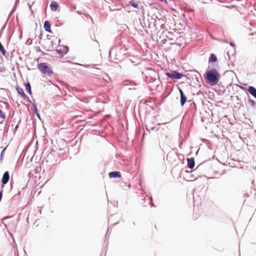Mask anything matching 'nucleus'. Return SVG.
<instances>
[{"label": "nucleus", "instance_id": "obj_1", "mask_svg": "<svg viewBox=\"0 0 256 256\" xmlns=\"http://www.w3.org/2000/svg\"><path fill=\"white\" fill-rule=\"evenodd\" d=\"M205 78L213 84H216L218 81L219 74L216 69H212L210 71H207L204 74Z\"/></svg>", "mask_w": 256, "mask_h": 256}, {"label": "nucleus", "instance_id": "obj_2", "mask_svg": "<svg viewBox=\"0 0 256 256\" xmlns=\"http://www.w3.org/2000/svg\"><path fill=\"white\" fill-rule=\"evenodd\" d=\"M38 68L42 74L44 75H50L52 73V70L51 68L46 62L38 64Z\"/></svg>", "mask_w": 256, "mask_h": 256}, {"label": "nucleus", "instance_id": "obj_3", "mask_svg": "<svg viewBox=\"0 0 256 256\" xmlns=\"http://www.w3.org/2000/svg\"><path fill=\"white\" fill-rule=\"evenodd\" d=\"M166 75L172 79H180L184 76V74H182L178 72L175 70L167 72L166 73Z\"/></svg>", "mask_w": 256, "mask_h": 256}, {"label": "nucleus", "instance_id": "obj_4", "mask_svg": "<svg viewBox=\"0 0 256 256\" xmlns=\"http://www.w3.org/2000/svg\"><path fill=\"white\" fill-rule=\"evenodd\" d=\"M9 178H10V176H9L8 172H6L4 174L2 179V183L4 184H6L9 180Z\"/></svg>", "mask_w": 256, "mask_h": 256}, {"label": "nucleus", "instance_id": "obj_5", "mask_svg": "<svg viewBox=\"0 0 256 256\" xmlns=\"http://www.w3.org/2000/svg\"><path fill=\"white\" fill-rule=\"evenodd\" d=\"M179 91L180 94V104L181 106H184L186 101V98L180 88H179Z\"/></svg>", "mask_w": 256, "mask_h": 256}, {"label": "nucleus", "instance_id": "obj_6", "mask_svg": "<svg viewBox=\"0 0 256 256\" xmlns=\"http://www.w3.org/2000/svg\"><path fill=\"white\" fill-rule=\"evenodd\" d=\"M16 90H17V92L20 95V96L23 98L24 99H26L28 98V97L26 96V95L24 94V90L22 88L20 87H16Z\"/></svg>", "mask_w": 256, "mask_h": 256}, {"label": "nucleus", "instance_id": "obj_7", "mask_svg": "<svg viewBox=\"0 0 256 256\" xmlns=\"http://www.w3.org/2000/svg\"><path fill=\"white\" fill-rule=\"evenodd\" d=\"M188 167L192 169L195 165V162L194 158H188Z\"/></svg>", "mask_w": 256, "mask_h": 256}, {"label": "nucleus", "instance_id": "obj_8", "mask_svg": "<svg viewBox=\"0 0 256 256\" xmlns=\"http://www.w3.org/2000/svg\"><path fill=\"white\" fill-rule=\"evenodd\" d=\"M110 178H120L121 177V174L120 172H110L108 174Z\"/></svg>", "mask_w": 256, "mask_h": 256}, {"label": "nucleus", "instance_id": "obj_9", "mask_svg": "<svg viewBox=\"0 0 256 256\" xmlns=\"http://www.w3.org/2000/svg\"><path fill=\"white\" fill-rule=\"evenodd\" d=\"M44 27L46 31L51 32L50 23L48 21H46L44 22Z\"/></svg>", "mask_w": 256, "mask_h": 256}, {"label": "nucleus", "instance_id": "obj_10", "mask_svg": "<svg viewBox=\"0 0 256 256\" xmlns=\"http://www.w3.org/2000/svg\"><path fill=\"white\" fill-rule=\"evenodd\" d=\"M58 2H56L55 1L52 2L50 5V7L52 10L56 11L58 9Z\"/></svg>", "mask_w": 256, "mask_h": 256}, {"label": "nucleus", "instance_id": "obj_11", "mask_svg": "<svg viewBox=\"0 0 256 256\" xmlns=\"http://www.w3.org/2000/svg\"><path fill=\"white\" fill-rule=\"evenodd\" d=\"M248 91L254 97L256 98V89L254 87L252 86H250L248 88Z\"/></svg>", "mask_w": 256, "mask_h": 256}, {"label": "nucleus", "instance_id": "obj_12", "mask_svg": "<svg viewBox=\"0 0 256 256\" xmlns=\"http://www.w3.org/2000/svg\"><path fill=\"white\" fill-rule=\"evenodd\" d=\"M217 61V58L216 57V56L212 54L210 55V57L209 58V60H208V62H216Z\"/></svg>", "mask_w": 256, "mask_h": 256}, {"label": "nucleus", "instance_id": "obj_13", "mask_svg": "<svg viewBox=\"0 0 256 256\" xmlns=\"http://www.w3.org/2000/svg\"><path fill=\"white\" fill-rule=\"evenodd\" d=\"M26 90L29 94H32L31 86L30 83H26L25 84Z\"/></svg>", "mask_w": 256, "mask_h": 256}, {"label": "nucleus", "instance_id": "obj_14", "mask_svg": "<svg viewBox=\"0 0 256 256\" xmlns=\"http://www.w3.org/2000/svg\"><path fill=\"white\" fill-rule=\"evenodd\" d=\"M0 118L2 119V120L0 122H2L4 120L6 116H5L4 114L2 112V111L0 109Z\"/></svg>", "mask_w": 256, "mask_h": 256}, {"label": "nucleus", "instance_id": "obj_15", "mask_svg": "<svg viewBox=\"0 0 256 256\" xmlns=\"http://www.w3.org/2000/svg\"><path fill=\"white\" fill-rule=\"evenodd\" d=\"M130 4L135 8H138V4H136L134 1L131 0L130 2Z\"/></svg>", "mask_w": 256, "mask_h": 256}, {"label": "nucleus", "instance_id": "obj_16", "mask_svg": "<svg viewBox=\"0 0 256 256\" xmlns=\"http://www.w3.org/2000/svg\"><path fill=\"white\" fill-rule=\"evenodd\" d=\"M10 218V217H6V218H4L2 219V223L4 224V220H5L6 218Z\"/></svg>", "mask_w": 256, "mask_h": 256}, {"label": "nucleus", "instance_id": "obj_17", "mask_svg": "<svg viewBox=\"0 0 256 256\" xmlns=\"http://www.w3.org/2000/svg\"><path fill=\"white\" fill-rule=\"evenodd\" d=\"M250 102L252 103V104L253 106H254V104H254V100H250Z\"/></svg>", "mask_w": 256, "mask_h": 256}, {"label": "nucleus", "instance_id": "obj_18", "mask_svg": "<svg viewBox=\"0 0 256 256\" xmlns=\"http://www.w3.org/2000/svg\"><path fill=\"white\" fill-rule=\"evenodd\" d=\"M2 198V192H0V201L1 200Z\"/></svg>", "mask_w": 256, "mask_h": 256}, {"label": "nucleus", "instance_id": "obj_19", "mask_svg": "<svg viewBox=\"0 0 256 256\" xmlns=\"http://www.w3.org/2000/svg\"><path fill=\"white\" fill-rule=\"evenodd\" d=\"M77 12L80 14H82V12H79V11H78Z\"/></svg>", "mask_w": 256, "mask_h": 256}, {"label": "nucleus", "instance_id": "obj_20", "mask_svg": "<svg viewBox=\"0 0 256 256\" xmlns=\"http://www.w3.org/2000/svg\"><path fill=\"white\" fill-rule=\"evenodd\" d=\"M34 110H35V111H36V110H36V108H34Z\"/></svg>", "mask_w": 256, "mask_h": 256}]
</instances>
